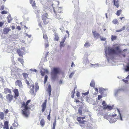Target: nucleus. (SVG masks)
I'll use <instances>...</instances> for the list:
<instances>
[{"label":"nucleus","mask_w":129,"mask_h":129,"mask_svg":"<svg viewBox=\"0 0 129 129\" xmlns=\"http://www.w3.org/2000/svg\"><path fill=\"white\" fill-rule=\"evenodd\" d=\"M7 12H6V11H3L1 12V13L3 14H7Z\"/></svg>","instance_id":"nucleus-50"},{"label":"nucleus","mask_w":129,"mask_h":129,"mask_svg":"<svg viewBox=\"0 0 129 129\" xmlns=\"http://www.w3.org/2000/svg\"><path fill=\"white\" fill-rule=\"evenodd\" d=\"M4 92L6 93H11V91L10 90L7 88H6L4 89Z\"/></svg>","instance_id":"nucleus-22"},{"label":"nucleus","mask_w":129,"mask_h":129,"mask_svg":"<svg viewBox=\"0 0 129 129\" xmlns=\"http://www.w3.org/2000/svg\"><path fill=\"white\" fill-rule=\"evenodd\" d=\"M62 10L61 7H59L58 8V12L59 13H60Z\"/></svg>","instance_id":"nucleus-48"},{"label":"nucleus","mask_w":129,"mask_h":129,"mask_svg":"<svg viewBox=\"0 0 129 129\" xmlns=\"http://www.w3.org/2000/svg\"><path fill=\"white\" fill-rule=\"evenodd\" d=\"M8 123V121H5L4 123V125L3 128L4 129H9Z\"/></svg>","instance_id":"nucleus-17"},{"label":"nucleus","mask_w":129,"mask_h":129,"mask_svg":"<svg viewBox=\"0 0 129 129\" xmlns=\"http://www.w3.org/2000/svg\"><path fill=\"white\" fill-rule=\"evenodd\" d=\"M126 88L125 87H123L119 88L117 89H116L114 90V95L115 96H117L119 93L120 91H124L125 90Z\"/></svg>","instance_id":"nucleus-8"},{"label":"nucleus","mask_w":129,"mask_h":129,"mask_svg":"<svg viewBox=\"0 0 129 129\" xmlns=\"http://www.w3.org/2000/svg\"><path fill=\"white\" fill-rule=\"evenodd\" d=\"M8 23H10L11 21L12 20V19L11 18V15H9L7 17Z\"/></svg>","instance_id":"nucleus-25"},{"label":"nucleus","mask_w":129,"mask_h":129,"mask_svg":"<svg viewBox=\"0 0 129 129\" xmlns=\"http://www.w3.org/2000/svg\"><path fill=\"white\" fill-rule=\"evenodd\" d=\"M66 39V36H65L64 38L62 40V41H61V42L64 43Z\"/></svg>","instance_id":"nucleus-55"},{"label":"nucleus","mask_w":129,"mask_h":129,"mask_svg":"<svg viewBox=\"0 0 129 129\" xmlns=\"http://www.w3.org/2000/svg\"><path fill=\"white\" fill-rule=\"evenodd\" d=\"M83 62L85 65L89 63V61L87 57H84L83 58Z\"/></svg>","instance_id":"nucleus-16"},{"label":"nucleus","mask_w":129,"mask_h":129,"mask_svg":"<svg viewBox=\"0 0 129 129\" xmlns=\"http://www.w3.org/2000/svg\"><path fill=\"white\" fill-rule=\"evenodd\" d=\"M56 18L58 19V20H59V19H62L63 18H62L59 15H56Z\"/></svg>","instance_id":"nucleus-40"},{"label":"nucleus","mask_w":129,"mask_h":129,"mask_svg":"<svg viewBox=\"0 0 129 129\" xmlns=\"http://www.w3.org/2000/svg\"><path fill=\"white\" fill-rule=\"evenodd\" d=\"M79 125L82 129L85 128L92 129V127L90 126V124L84 120L80 122Z\"/></svg>","instance_id":"nucleus-6"},{"label":"nucleus","mask_w":129,"mask_h":129,"mask_svg":"<svg viewBox=\"0 0 129 129\" xmlns=\"http://www.w3.org/2000/svg\"><path fill=\"white\" fill-rule=\"evenodd\" d=\"M82 109L81 107H80L78 109V113L79 114H82Z\"/></svg>","instance_id":"nucleus-38"},{"label":"nucleus","mask_w":129,"mask_h":129,"mask_svg":"<svg viewBox=\"0 0 129 129\" xmlns=\"http://www.w3.org/2000/svg\"><path fill=\"white\" fill-rule=\"evenodd\" d=\"M5 22L4 21H3V22H0V27H2V26L5 23Z\"/></svg>","instance_id":"nucleus-49"},{"label":"nucleus","mask_w":129,"mask_h":129,"mask_svg":"<svg viewBox=\"0 0 129 129\" xmlns=\"http://www.w3.org/2000/svg\"><path fill=\"white\" fill-rule=\"evenodd\" d=\"M121 10H118L117 11V13L116 14V15H117L118 16H119L120 15V13L121 12Z\"/></svg>","instance_id":"nucleus-37"},{"label":"nucleus","mask_w":129,"mask_h":129,"mask_svg":"<svg viewBox=\"0 0 129 129\" xmlns=\"http://www.w3.org/2000/svg\"><path fill=\"white\" fill-rule=\"evenodd\" d=\"M125 71L126 72L129 71V64L126 66V68L125 69Z\"/></svg>","instance_id":"nucleus-41"},{"label":"nucleus","mask_w":129,"mask_h":129,"mask_svg":"<svg viewBox=\"0 0 129 129\" xmlns=\"http://www.w3.org/2000/svg\"><path fill=\"white\" fill-rule=\"evenodd\" d=\"M17 52L19 56H22L23 52L20 50H17Z\"/></svg>","instance_id":"nucleus-24"},{"label":"nucleus","mask_w":129,"mask_h":129,"mask_svg":"<svg viewBox=\"0 0 129 129\" xmlns=\"http://www.w3.org/2000/svg\"><path fill=\"white\" fill-rule=\"evenodd\" d=\"M59 69L58 68H53L51 73L52 79L55 80L57 78V75L59 73Z\"/></svg>","instance_id":"nucleus-5"},{"label":"nucleus","mask_w":129,"mask_h":129,"mask_svg":"<svg viewBox=\"0 0 129 129\" xmlns=\"http://www.w3.org/2000/svg\"><path fill=\"white\" fill-rule=\"evenodd\" d=\"M30 102V100H28L26 103L23 102L22 104V107L23 108L22 109V113L23 116L26 117H27L30 113L29 110L30 109L28 107L27 105Z\"/></svg>","instance_id":"nucleus-2"},{"label":"nucleus","mask_w":129,"mask_h":129,"mask_svg":"<svg viewBox=\"0 0 129 129\" xmlns=\"http://www.w3.org/2000/svg\"><path fill=\"white\" fill-rule=\"evenodd\" d=\"M34 87H35V89L36 92L37 91V90L39 89V86L38 85V84L36 83L35 87L34 85L32 84L31 85L30 87H29V88L30 89L29 92L31 94H34Z\"/></svg>","instance_id":"nucleus-7"},{"label":"nucleus","mask_w":129,"mask_h":129,"mask_svg":"<svg viewBox=\"0 0 129 129\" xmlns=\"http://www.w3.org/2000/svg\"><path fill=\"white\" fill-rule=\"evenodd\" d=\"M88 91L84 93H82V95H88Z\"/></svg>","instance_id":"nucleus-51"},{"label":"nucleus","mask_w":129,"mask_h":129,"mask_svg":"<svg viewBox=\"0 0 129 129\" xmlns=\"http://www.w3.org/2000/svg\"><path fill=\"white\" fill-rule=\"evenodd\" d=\"M80 93L79 92H78L76 93V95L77 97H78L80 96Z\"/></svg>","instance_id":"nucleus-59"},{"label":"nucleus","mask_w":129,"mask_h":129,"mask_svg":"<svg viewBox=\"0 0 129 129\" xmlns=\"http://www.w3.org/2000/svg\"><path fill=\"white\" fill-rule=\"evenodd\" d=\"M112 22L114 24H116L118 23V21L117 19H115L112 21Z\"/></svg>","instance_id":"nucleus-34"},{"label":"nucleus","mask_w":129,"mask_h":129,"mask_svg":"<svg viewBox=\"0 0 129 129\" xmlns=\"http://www.w3.org/2000/svg\"><path fill=\"white\" fill-rule=\"evenodd\" d=\"M47 90L48 91V93L49 94V95L50 96L51 95V86L50 84L48 85V88Z\"/></svg>","instance_id":"nucleus-21"},{"label":"nucleus","mask_w":129,"mask_h":129,"mask_svg":"<svg viewBox=\"0 0 129 129\" xmlns=\"http://www.w3.org/2000/svg\"><path fill=\"white\" fill-rule=\"evenodd\" d=\"M90 46V44L88 42H86L84 44V46L86 48Z\"/></svg>","instance_id":"nucleus-29"},{"label":"nucleus","mask_w":129,"mask_h":129,"mask_svg":"<svg viewBox=\"0 0 129 129\" xmlns=\"http://www.w3.org/2000/svg\"><path fill=\"white\" fill-rule=\"evenodd\" d=\"M30 70L32 72H36L37 71V70L36 69H30Z\"/></svg>","instance_id":"nucleus-56"},{"label":"nucleus","mask_w":129,"mask_h":129,"mask_svg":"<svg viewBox=\"0 0 129 129\" xmlns=\"http://www.w3.org/2000/svg\"><path fill=\"white\" fill-rule=\"evenodd\" d=\"M125 27L124 26H123L122 28H121L120 29L121 30V31H122V30H124L125 29Z\"/></svg>","instance_id":"nucleus-58"},{"label":"nucleus","mask_w":129,"mask_h":129,"mask_svg":"<svg viewBox=\"0 0 129 129\" xmlns=\"http://www.w3.org/2000/svg\"><path fill=\"white\" fill-rule=\"evenodd\" d=\"M47 119L48 120H50V113L48 115L47 117Z\"/></svg>","instance_id":"nucleus-63"},{"label":"nucleus","mask_w":129,"mask_h":129,"mask_svg":"<svg viewBox=\"0 0 129 129\" xmlns=\"http://www.w3.org/2000/svg\"><path fill=\"white\" fill-rule=\"evenodd\" d=\"M122 80L126 83H127L128 82V81L127 80L122 79Z\"/></svg>","instance_id":"nucleus-57"},{"label":"nucleus","mask_w":129,"mask_h":129,"mask_svg":"<svg viewBox=\"0 0 129 129\" xmlns=\"http://www.w3.org/2000/svg\"><path fill=\"white\" fill-rule=\"evenodd\" d=\"M90 66L91 68L93 67L94 68H95L97 67H100L101 66V65L99 63L94 64H91Z\"/></svg>","instance_id":"nucleus-19"},{"label":"nucleus","mask_w":129,"mask_h":129,"mask_svg":"<svg viewBox=\"0 0 129 129\" xmlns=\"http://www.w3.org/2000/svg\"><path fill=\"white\" fill-rule=\"evenodd\" d=\"M56 123V119L55 118V119L53 123V127H55Z\"/></svg>","instance_id":"nucleus-47"},{"label":"nucleus","mask_w":129,"mask_h":129,"mask_svg":"<svg viewBox=\"0 0 129 129\" xmlns=\"http://www.w3.org/2000/svg\"><path fill=\"white\" fill-rule=\"evenodd\" d=\"M117 111L119 113L118 117L117 119V118H114L115 116H116V114L113 115L112 116L108 115V117L109 118V122L110 123H114L117 120V119L121 121H123V118L122 116L121 115L119 110L118 108L117 109Z\"/></svg>","instance_id":"nucleus-3"},{"label":"nucleus","mask_w":129,"mask_h":129,"mask_svg":"<svg viewBox=\"0 0 129 129\" xmlns=\"http://www.w3.org/2000/svg\"><path fill=\"white\" fill-rule=\"evenodd\" d=\"M22 75L23 76L24 79H26L28 77V75L26 73H23Z\"/></svg>","instance_id":"nucleus-32"},{"label":"nucleus","mask_w":129,"mask_h":129,"mask_svg":"<svg viewBox=\"0 0 129 129\" xmlns=\"http://www.w3.org/2000/svg\"><path fill=\"white\" fill-rule=\"evenodd\" d=\"M18 124L17 122H15L14 123L13 125V126L15 127V128L18 126Z\"/></svg>","instance_id":"nucleus-33"},{"label":"nucleus","mask_w":129,"mask_h":129,"mask_svg":"<svg viewBox=\"0 0 129 129\" xmlns=\"http://www.w3.org/2000/svg\"><path fill=\"white\" fill-rule=\"evenodd\" d=\"M40 123L41 125L42 126V127H43L45 124L44 120L43 119H42L40 121Z\"/></svg>","instance_id":"nucleus-30"},{"label":"nucleus","mask_w":129,"mask_h":129,"mask_svg":"<svg viewBox=\"0 0 129 129\" xmlns=\"http://www.w3.org/2000/svg\"><path fill=\"white\" fill-rule=\"evenodd\" d=\"M18 61L20 62L23 65V59H21V58H18Z\"/></svg>","instance_id":"nucleus-44"},{"label":"nucleus","mask_w":129,"mask_h":129,"mask_svg":"<svg viewBox=\"0 0 129 129\" xmlns=\"http://www.w3.org/2000/svg\"><path fill=\"white\" fill-rule=\"evenodd\" d=\"M102 98V97L101 95H99L98 96V100H100Z\"/></svg>","instance_id":"nucleus-54"},{"label":"nucleus","mask_w":129,"mask_h":129,"mask_svg":"<svg viewBox=\"0 0 129 129\" xmlns=\"http://www.w3.org/2000/svg\"><path fill=\"white\" fill-rule=\"evenodd\" d=\"M47 78H48V76L47 75H46L45 76V78H44V84L46 83L47 81Z\"/></svg>","instance_id":"nucleus-42"},{"label":"nucleus","mask_w":129,"mask_h":129,"mask_svg":"<svg viewBox=\"0 0 129 129\" xmlns=\"http://www.w3.org/2000/svg\"><path fill=\"white\" fill-rule=\"evenodd\" d=\"M17 28L19 30H20L21 29L20 26H17Z\"/></svg>","instance_id":"nucleus-61"},{"label":"nucleus","mask_w":129,"mask_h":129,"mask_svg":"<svg viewBox=\"0 0 129 129\" xmlns=\"http://www.w3.org/2000/svg\"><path fill=\"white\" fill-rule=\"evenodd\" d=\"M44 71V69H43L42 70L40 71L41 73L42 76H43L45 75V72Z\"/></svg>","instance_id":"nucleus-36"},{"label":"nucleus","mask_w":129,"mask_h":129,"mask_svg":"<svg viewBox=\"0 0 129 129\" xmlns=\"http://www.w3.org/2000/svg\"><path fill=\"white\" fill-rule=\"evenodd\" d=\"M85 118V117H79L77 118V120L79 122V124H80V122Z\"/></svg>","instance_id":"nucleus-23"},{"label":"nucleus","mask_w":129,"mask_h":129,"mask_svg":"<svg viewBox=\"0 0 129 129\" xmlns=\"http://www.w3.org/2000/svg\"><path fill=\"white\" fill-rule=\"evenodd\" d=\"M4 115L3 112H0V118L2 120L4 119Z\"/></svg>","instance_id":"nucleus-27"},{"label":"nucleus","mask_w":129,"mask_h":129,"mask_svg":"<svg viewBox=\"0 0 129 129\" xmlns=\"http://www.w3.org/2000/svg\"><path fill=\"white\" fill-rule=\"evenodd\" d=\"M120 44H117L114 45L113 47H111L108 46L105 48V54L108 62L109 60V56L121 52V50L120 48Z\"/></svg>","instance_id":"nucleus-1"},{"label":"nucleus","mask_w":129,"mask_h":129,"mask_svg":"<svg viewBox=\"0 0 129 129\" xmlns=\"http://www.w3.org/2000/svg\"><path fill=\"white\" fill-rule=\"evenodd\" d=\"M46 102H45L43 103L42 105V112H43L45 111L46 108Z\"/></svg>","instance_id":"nucleus-18"},{"label":"nucleus","mask_w":129,"mask_h":129,"mask_svg":"<svg viewBox=\"0 0 129 129\" xmlns=\"http://www.w3.org/2000/svg\"><path fill=\"white\" fill-rule=\"evenodd\" d=\"M114 3V5L117 8H118L119 6L118 0H113Z\"/></svg>","instance_id":"nucleus-20"},{"label":"nucleus","mask_w":129,"mask_h":129,"mask_svg":"<svg viewBox=\"0 0 129 129\" xmlns=\"http://www.w3.org/2000/svg\"><path fill=\"white\" fill-rule=\"evenodd\" d=\"M90 85L92 87H94L95 86V82L93 80H92L90 84Z\"/></svg>","instance_id":"nucleus-26"},{"label":"nucleus","mask_w":129,"mask_h":129,"mask_svg":"<svg viewBox=\"0 0 129 129\" xmlns=\"http://www.w3.org/2000/svg\"><path fill=\"white\" fill-rule=\"evenodd\" d=\"M49 46L48 43L47 42H47H46V43L45 44V47L46 48H47Z\"/></svg>","instance_id":"nucleus-52"},{"label":"nucleus","mask_w":129,"mask_h":129,"mask_svg":"<svg viewBox=\"0 0 129 129\" xmlns=\"http://www.w3.org/2000/svg\"><path fill=\"white\" fill-rule=\"evenodd\" d=\"M25 82L26 83L27 85H29V83L28 81L26 79H25Z\"/></svg>","instance_id":"nucleus-62"},{"label":"nucleus","mask_w":129,"mask_h":129,"mask_svg":"<svg viewBox=\"0 0 129 129\" xmlns=\"http://www.w3.org/2000/svg\"><path fill=\"white\" fill-rule=\"evenodd\" d=\"M15 84L16 85H18L20 88H22L23 87L22 83L20 81L17 80L15 82Z\"/></svg>","instance_id":"nucleus-12"},{"label":"nucleus","mask_w":129,"mask_h":129,"mask_svg":"<svg viewBox=\"0 0 129 129\" xmlns=\"http://www.w3.org/2000/svg\"><path fill=\"white\" fill-rule=\"evenodd\" d=\"M60 46L61 48L62 47H63L64 46V43L61 42L60 44Z\"/></svg>","instance_id":"nucleus-45"},{"label":"nucleus","mask_w":129,"mask_h":129,"mask_svg":"<svg viewBox=\"0 0 129 129\" xmlns=\"http://www.w3.org/2000/svg\"><path fill=\"white\" fill-rule=\"evenodd\" d=\"M6 98L7 99V102L10 103L13 100V97L12 95L9 94L6 96Z\"/></svg>","instance_id":"nucleus-10"},{"label":"nucleus","mask_w":129,"mask_h":129,"mask_svg":"<svg viewBox=\"0 0 129 129\" xmlns=\"http://www.w3.org/2000/svg\"><path fill=\"white\" fill-rule=\"evenodd\" d=\"M99 91L100 92V93H103L104 91L105 90H107L106 89H104L102 88H100L99 89Z\"/></svg>","instance_id":"nucleus-28"},{"label":"nucleus","mask_w":129,"mask_h":129,"mask_svg":"<svg viewBox=\"0 0 129 129\" xmlns=\"http://www.w3.org/2000/svg\"><path fill=\"white\" fill-rule=\"evenodd\" d=\"M5 113H7L9 112V110L8 109H6L5 110Z\"/></svg>","instance_id":"nucleus-64"},{"label":"nucleus","mask_w":129,"mask_h":129,"mask_svg":"<svg viewBox=\"0 0 129 129\" xmlns=\"http://www.w3.org/2000/svg\"><path fill=\"white\" fill-rule=\"evenodd\" d=\"M13 92L14 93L15 95L14 96V98L16 100L17 99V97L19 96V93L18 90L17 89H15L13 90Z\"/></svg>","instance_id":"nucleus-13"},{"label":"nucleus","mask_w":129,"mask_h":129,"mask_svg":"<svg viewBox=\"0 0 129 129\" xmlns=\"http://www.w3.org/2000/svg\"><path fill=\"white\" fill-rule=\"evenodd\" d=\"M59 37L58 35H55V38H54V40L57 41L58 40Z\"/></svg>","instance_id":"nucleus-39"},{"label":"nucleus","mask_w":129,"mask_h":129,"mask_svg":"<svg viewBox=\"0 0 129 129\" xmlns=\"http://www.w3.org/2000/svg\"><path fill=\"white\" fill-rule=\"evenodd\" d=\"M111 40L112 41H114L116 40L117 38V37L116 36L112 35L111 36Z\"/></svg>","instance_id":"nucleus-35"},{"label":"nucleus","mask_w":129,"mask_h":129,"mask_svg":"<svg viewBox=\"0 0 129 129\" xmlns=\"http://www.w3.org/2000/svg\"><path fill=\"white\" fill-rule=\"evenodd\" d=\"M102 105L104 107L103 109L104 110H111L113 109V108L111 106L109 105H107L105 102L104 101L102 102Z\"/></svg>","instance_id":"nucleus-9"},{"label":"nucleus","mask_w":129,"mask_h":129,"mask_svg":"<svg viewBox=\"0 0 129 129\" xmlns=\"http://www.w3.org/2000/svg\"><path fill=\"white\" fill-rule=\"evenodd\" d=\"M74 73L75 72H74L71 73L69 75V77L70 78H71L74 75Z\"/></svg>","instance_id":"nucleus-43"},{"label":"nucleus","mask_w":129,"mask_h":129,"mask_svg":"<svg viewBox=\"0 0 129 129\" xmlns=\"http://www.w3.org/2000/svg\"><path fill=\"white\" fill-rule=\"evenodd\" d=\"M106 39V38H101V41H105Z\"/></svg>","instance_id":"nucleus-53"},{"label":"nucleus","mask_w":129,"mask_h":129,"mask_svg":"<svg viewBox=\"0 0 129 129\" xmlns=\"http://www.w3.org/2000/svg\"><path fill=\"white\" fill-rule=\"evenodd\" d=\"M92 34L94 36V38L96 39H98L101 37V36L99 34L96 33L95 31H92Z\"/></svg>","instance_id":"nucleus-11"},{"label":"nucleus","mask_w":129,"mask_h":129,"mask_svg":"<svg viewBox=\"0 0 129 129\" xmlns=\"http://www.w3.org/2000/svg\"><path fill=\"white\" fill-rule=\"evenodd\" d=\"M29 1L30 3L32 4L33 8L35 9H36L37 7L36 6V3L35 1H33V0H29Z\"/></svg>","instance_id":"nucleus-15"},{"label":"nucleus","mask_w":129,"mask_h":129,"mask_svg":"<svg viewBox=\"0 0 129 129\" xmlns=\"http://www.w3.org/2000/svg\"><path fill=\"white\" fill-rule=\"evenodd\" d=\"M11 30V29L8 27L5 28L3 30V33L5 34H7Z\"/></svg>","instance_id":"nucleus-14"},{"label":"nucleus","mask_w":129,"mask_h":129,"mask_svg":"<svg viewBox=\"0 0 129 129\" xmlns=\"http://www.w3.org/2000/svg\"><path fill=\"white\" fill-rule=\"evenodd\" d=\"M35 13L37 15L39 14L40 13V8H39L37 10H36L35 11Z\"/></svg>","instance_id":"nucleus-31"},{"label":"nucleus","mask_w":129,"mask_h":129,"mask_svg":"<svg viewBox=\"0 0 129 129\" xmlns=\"http://www.w3.org/2000/svg\"><path fill=\"white\" fill-rule=\"evenodd\" d=\"M43 37L44 39L46 40L47 41L48 40V38L47 37V36L46 35H44L43 34Z\"/></svg>","instance_id":"nucleus-46"},{"label":"nucleus","mask_w":129,"mask_h":129,"mask_svg":"<svg viewBox=\"0 0 129 129\" xmlns=\"http://www.w3.org/2000/svg\"><path fill=\"white\" fill-rule=\"evenodd\" d=\"M26 36L28 37L29 38H30L31 37V35H28V34H26Z\"/></svg>","instance_id":"nucleus-60"},{"label":"nucleus","mask_w":129,"mask_h":129,"mask_svg":"<svg viewBox=\"0 0 129 129\" xmlns=\"http://www.w3.org/2000/svg\"><path fill=\"white\" fill-rule=\"evenodd\" d=\"M46 9H44L42 12L43 15L42 16V18L43 22L45 24H47L49 21V19L48 18V15L46 12Z\"/></svg>","instance_id":"nucleus-4"}]
</instances>
